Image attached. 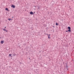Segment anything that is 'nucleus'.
Returning a JSON list of instances; mask_svg holds the SVG:
<instances>
[{
	"label": "nucleus",
	"mask_w": 74,
	"mask_h": 74,
	"mask_svg": "<svg viewBox=\"0 0 74 74\" xmlns=\"http://www.w3.org/2000/svg\"><path fill=\"white\" fill-rule=\"evenodd\" d=\"M68 29H69V30H68L67 31H66V32H71V27H68Z\"/></svg>",
	"instance_id": "1"
},
{
	"label": "nucleus",
	"mask_w": 74,
	"mask_h": 74,
	"mask_svg": "<svg viewBox=\"0 0 74 74\" xmlns=\"http://www.w3.org/2000/svg\"><path fill=\"white\" fill-rule=\"evenodd\" d=\"M34 13L33 12H30V14H31V15H33L34 14Z\"/></svg>",
	"instance_id": "2"
},
{
	"label": "nucleus",
	"mask_w": 74,
	"mask_h": 74,
	"mask_svg": "<svg viewBox=\"0 0 74 74\" xmlns=\"http://www.w3.org/2000/svg\"><path fill=\"white\" fill-rule=\"evenodd\" d=\"M50 36H51V34H49L48 35V38H50Z\"/></svg>",
	"instance_id": "3"
},
{
	"label": "nucleus",
	"mask_w": 74,
	"mask_h": 74,
	"mask_svg": "<svg viewBox=\"0 0 74 74\" xmlns=\"http://www.w3.org/2000/svg\"><path fill=\"white\" fill-rule=\"evenodd\" d=\"M1 43L2 44H3V43H4V41L3 40L1 41Z\"/></svg>",
	"instance_id": "4"
},
{
	"label": "nucleus",
	"mask_w": 74,
	"mask_h": 74,
	"mask_svg": "<svg viewBox=\"0 0 74 74\" xmlns=\"http://www.w3.org/2000/svg\"><path fill=\"white\" fill-rule=\"evenodd\" d=\"M12 7L13 8H15V5H12Z\"/></svg>",
	"instance_id": "5"
},
{
	"label": "nucleus",
	"mask_w": 74,
	"mask_h": 74,
	"mask_svg": "<svg viewBox=\"0 0 74 74\" xmlns=\"http://www.w3.org/2000/svg\"><path fill=\"white\" fill-rule=\"evenodd\" d=\"M56 26H58L59 25V24H58V23H56Z\"/></svg>",
	"instance_id": "6"
},
{
	"label": "nucleus",
	"mask_w": 74,
	"mask_h": 74,
	"mask_svg": "<svg viewBox=\"0 0 74 74\" xmlns=\"http://www.w3.org/2000/svg\"><path fill=\"white\" fill-rule=\"evenodd\" d=\"M8 21H10V20H12V19H11V18H8Z\"/></svg>",
	"instance_id": "7"
},
{
	"label": "nucleus",
	"mask_w": 74,
	"mask_h": 74,
	"mask_svg": "<svg viewBox=\"0 0 74 74\" xmlns=\"http://www.w3.org/2000/svg\"><path fill=\"white\" fill-rule=\"evenodd\" d=\"M13 56H15L16 55V54H15V53H14L13 54Z\"/></svg>",
	"instance_id": "8"
},
{
	"label": "nucleus",
	"mask_w": 74,
	"mask_h": 74,
	"mask_svg": "<svg viewBox=\"0 0 74 74\" xmlns=\"http://www.w3.org/2000/svg\"><path fill=\"white\" fill-rule=\"evenodd\" d=\"M12 55V54H9V56H11Z\"/></svg>",
	"instance_id": "9"
},
{
	"label": "nucleus",
	"mask_w": 74,
	"mask_h": 74,
	"mask_svg": "<svg viewBox=\"0 0 74 74\" xmlns=\"http://www.w3.org/2000/svg\"><path fill=\"white\" fill-rule=\"evenodd\" d=\"M5 10H7V11H8V8H6L5 9Z\"/></svg>",
	"instance_id": "10"
},
{
	"label": "nucleus",
	"mask_w": 74,
	"mask_h": 74,
	"mask_svg": "<svg viewBox=\"0 0 74 74\" xmlns=\"http://www.w3.org/2000/svg\"><path fill=\"white\" fill-rule=\"evenodd\" d=\"M3 30H4V31H5L6 30L5 29H3Z\"/></svg>",
	"instance_id": "11"
},
{
	"label": "nucleus",
	"mask_w": 74,
	"mask_h": 74,
	"mask_svg": "<svg viewBox=\"0 0 74 74\" xmlns=\"http://www.w3.org/2000/svg\"><path fill=\"white\" fill-rule=\"evenodd\" d=\"M5 32H7V30H5Z\"/></svg>",
	"instance_id": "12"
},
{
	"label": "nucleus",
	"mask_w": 74,
	"mask_h": 74,
	"mask_svg": "<svg viewBox=\"0 0 74 74\" xmlns=\"http://www.w3.org/2000/svg\"><path fill=\"white\" fill-rule=\"evenodd\" d=\"M47 34V35L48 36V34Z\"/></svg>",
	"instance_id": "13"
},
{
	"label": "nucleus",
	"mask_w": 74,
	"mask_h": 74,
	"mask_svg": "<svg viewBox=\"0 0 74 74\" xmlns=\"http://www.w3.org/2000/svg\"><path fill=\"white\" fill-rule=\"evenodd\" d=\"M38 8V9H40V7H39Z\"/></svg>",
	"instance_id": "14"
},
{
	"label": "nucleus",
	"mask_w": 74,
	"mask_h": 74,
	"mask_svg": "<svg viewBox=\"0 0 74 74\" xmlns=\"http://www.w3.org/2000/svg\"><path fill=\"white\" fill-rule=\"evenodd\" d=\"M5 28H6V27H5Z\"/></svg>",
	"instance_id": "15"
}]
</instances>
